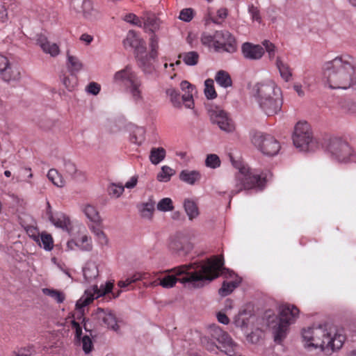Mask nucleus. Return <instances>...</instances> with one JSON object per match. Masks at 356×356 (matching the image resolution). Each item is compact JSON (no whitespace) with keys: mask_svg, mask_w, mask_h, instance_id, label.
<instances>
[{"mask_svg":"<svg viewBox=\"0 0 356 356\" xmlns=\"http://www.w3.org/2000/svg\"><path fill=\"white\" fill-rule=\"evenodd\" d=\"M275 65L279 71L281 78L285 82H289L292 79L293 70L290 65L284 62L280 56H277L275 60Z\"/></svg>","mask_w":356,"mask_h":356,"instance_id":"nucleus-23","label":"nucleus"},{"mask_svg":"<svg viewBox=\"0 0 356 356\" xmlns=\"http://www.w3.org/2000/svg\"><path fill=\"white\" fill-rule=\"evenodd\" d=\"M83 277L86 282H90L98 275V269L94 264H88L83 268Z\"/></svg>","mask_w":356,"mask_h":356,"instance_id":"nucleus-35","label":"nucleus"},{"mask_svg":"<svg viewBox=\"0 0 356 356\" xmlns=\"http://www.w3.org/2000/svg\"><path fill=\"white\" fill-rule=\"evenodd\" d=\"M41 243L40 246H42L46 250H51L54 248V240L51 234L47 233H42L40 235Z\"/></svg>","mask_w":356,"mask_h":356,"instance_id":"nucleus-45","label":"nucleus"},{"mask_svg":"<svg viewBox=\"0 0 356 356\" xmlns=\"http://www.w3.org/2000/svg\"><path fill=\"white\" fill-rule=\"evenodd\" d=\"M35 353L34 347L33 345H29L26 347L21 348L15 352L16 356H30Z\"/></svg>","mask_w":356,"mask_h":356,"instance_id":"nucleus-60","label":"nucleus"},{"mask_svg":"<svg viewBox=\"0 0 356 356\" xmlns=\"http://www.w3.org/2000/svg\"><path fill=\"white\" fill-rule=\"evenodd\" d=\"M124 191V186L122 184H111L108 188V192L110 195L118 197Z\"/></svg>","mask_w":356,"mask_h":356,"instance_id":"nucleus-49","label":"nucleus"},{"mask_svg":"<svg viewBox=\"0 0 356 356\" xmlns=\"http://www.w3.org/2000/svg\"><path fill=\"white\" fill-rule=\"evenodd\" d=\"M81 7L83 15L88 19H92L90 17H95L98 15L97 10L93 8V3L91 0H83Z\"/></svg>","mask_w":356,"mask_h":356,"instance_id":"nucleus-34","label":"nucleus"},{"mask_svg":"<svg viewBox=\"0 0 356 356\" xmlns=\"http://www.w3.org/2000/svg\"><path fill=\"white\" fill-rule=\"evenodd\" d=\"M293 142L302 151L314 150L320 145L318 140L313 137L310 125L307 122H299L296 124Z\"/></svg>","mask_w":356,"mask_h":356,"instance_id":"nucleus-10","label":"nucleus"},{"mask_svg":"<svg viewBox=\"0 0 356 356\" xmlns=\"http://www.w3.org/2000/svg\"><path fill=\"white\" fill-rule=\"evenodd\" d=\"M155 203L152 200H149L148 202L143 204L141 213L143 217L150 218H152L154 211Z\"/></svg>","mask_w":356,"mask_h":356,"instance_id":"nucleus-50","label":"nucleus"},{"mask_svg":"<svg viewBox=\"0 0 356 356\" xmlns=\"http://www.w3.org/2000/svg\"><path fill=\"white\" fill-rule=\"evenodd\" d=\"M178 58L182 59L186 65L194 66L198 63L200 56L197 51H191L179 54Z\"/></svg>","mask_w":356,"mask_h":356,"instance_id":"nucleus-28","label":"nucleus"},{"mask_svg":"<svg viewBox=\"0 0 356 356\" xmlns=\"http://www.w3.org/2000/svg\"><path fill=\"white\" fill-rule=\"evenodd\" d=\"M63 83L65 88L71 91L72 90L74 87L76 85V77L72 74L71 77L70 76H65L63 79Z\"/></svg>","mask_w":356,"mask_h":356,"instance_id":"nucleus-58","label":"nucleus"},{"mask_svg":"<svg viewBox=\"0 0 356 356\" xmlns=\"http://www.w3.org/2000/svg\"><path fill=\"white\" fill-rule=\"evenodd\" d=\"M249 13H250L252 16V19L253 21H258L260 22L261 18L260 16L259 10L257 7H254V6H251L249 7Z\"/></svg>","mask_w":356,"mask_h":356,"instance_id":"nucleus-63","label":"nucleus"},{"mask_svg":"<svg viewBox=\"0 0 356 356\" xmlns=\"http://www.w3.org/2000/svg\"><path fill=\"white\" fill-rule=\"evenodd\" d=\"M230 160L233 166L238 170L234 177L233 188L230 191V199L243 190L264 188L266 182V177L258 173L257 170L250 169L242 161L234 160L232 156Z\"/></svg>","mask_w":356,"mask_h":356,"instance_id":"nucleus-5","label":"nucleus"},{"mask_svg":"<svg viewBox=\"0 0 356 356\" xmlns=\"http://www.w3.org/2000/svg\"><path fill=\"white\" fill-rule=\"evenodd\" d=\"M212 123L218 124L219 128L225 132H233L235 124L229 114L220 107L216 106L209 111Z\"/></svg>","mask_w":356,"mask_h":356,"instance_id":"nucleus-14","label":"nucleus"},{"mask_svg":"<svg viewBox=\"0 0 356 356\" xmlns=\"http://www.w3.org/2000/svg\"><path fill=\"white\" fill-rule=\"evenodd\" d=\"M77 248L83 251H90L92 248L91 238L86 235L76 239Z\"/></svg>","mask_w":356,"mask_h":356,"instance_id":"nucleus-38","label":"nucleus"},{"mask_svg":"<svg viewBox=\"0 0 356 356\" xmlns=\"http://www.w3.org/2000/svg\"><path fill=\"white\" fill-rule=\"evenodd\" d=\"M184 207L190 220H193L198 216V207L194 201L186 200L184 203Z\"/></svg>","mask_w":356,"mask_h":356,"instance_id":"nucleus-32","label":"nucleus"},{"mask_svg":"<svg viewBox=\"0 0 356 356\" xmlns=\"http://www.w3.org/2000/svg\"><path fill=\"white\" fill-rule=\"evenodd\" d=\"M63 170L67 176L73 179H76L79 177L83 176V173L76 168L75 163L70 160L64 161Z\"/></svg>","mask_w":356,"mask_h":356,"instance_id":"nucleus-29","label":"nucleus"},{"mask_svg":"<svg viewBox=\"0 0 356 356\" xmlns=\"http://www.w3.org/2000/svg\"><path fill=\"white\" fill-rule=\"evenodd\" d=\"M93 318L97 320L102 324L107 326L113 330H118L119 326L118 325L116 316L108 309L97 308L96 312L92 314Z\"/></svg>","mask_w":356,"mask_h":356,"instance_id":"nucleus-18","label":"nucleus"},{"mask_svg":"<svg viewBox=\"0 0 356 356\" xmlns=\"http://www.w3.org/2000/svg\"><path fill=\"white\" fill-rule=\"evenodd\" d=\"M173 174L174 170L171 168L166 165L163 166L161 171L157 175V179L160 181H168Z\"/></svg>","mask_w":356,"mask_h":356,"instance_id":"nucleus-46","label":"nucleus"},{"mask_svg":"<svg viewBox=\"0 0 356 356\" xmlns=\"http://www.w3.org/2000/svg\"><path fill=\"white\" fill-rule=\"evenodd\" d=\"M140 19L143 22H161L163 19L159 17V15H156L155 13L145 11L143 13V15L140 17Z\"/></svg>","mask_w":356,"mask_h":356,"instance_id":"nucleus-53","label":"nucleus"},{"mask_svg":"<svg viewBox=\"0 0 356 356\" xmlns=\"http://www.w3.org/2000/svg\"><path fill=\"white\" fill-rule=\"evenodd\" d=\"M166 95L170 97V101L175 107L181 106V97L179 92L174 88L166 90Z\"/></svg>","mask_w":356,"mask_h":356,"instance_id":"nucleus-42","label":"nucleus"},{"mask_svg":"<svg viewBox=\"0 0 356 356\" xmlns=\"http://www.w3.org/2000/svg\"><path fill=\"white\" fill-rule=\"evenodd\" d=\"M221 161L219 156L215 154H209L207 156L205 165L210 168H217L220 166Z\"/></svg>","mask_w":356,"mask_h":356,"instance_id":"nucleus-44","label":"nucleus"},{"mask_svg":"<svg viewBox=\"0 0 356 356\" xmlns=\"http://www.w3.org/2000/svg\"><path fill=\"white\" fill-rule=\"evenodd\" d=\"M42 293L54 299L58 303H62L65 300V294L56 289L44 288L42 289Z\"/></svg>","mask_w":356,"mask_h":356,"instance_id":"nucleus-37","label":"nucleus"},{"mask_svg":"<svg viewBox=\"0 0 356 356\" xmlns=\"http://www.w3.org/2000/svg\"><path fill=\"white\" fill-rule=\"evenodd\" d=\"M145 129L143 127H136L131 134V142L138 145H140L145 140Z\"/></svg>","mask_w":356,"mask_h":356,"instance_id":"nucleus-36","label":"nucleus"},{"mask_svg":"<svg viewBox=\"0 0 356 356\" xmlns=\"http://www.w3.org/2000/svg\"><path fill=\"white\" fill-rule=\"evenodd\" d=\"M54 226L64 231L70 232L72 229L71 220L66 214L63 212H56L52 218L49 220Z\"/></svg>","mask_w":356,"mask_h":356,"instance_id":"nucleus-21","label":"nucleus"},{"mask_svg":"<svg viewBox=\"0 0 356 356\" xmlns=\"http://www.w3.org/2000/svg\"><path fill=\"white\" fill-rule=\"evenodd\" d=\"M230 277H235L232 281H224L222 287L219 289V294L221 296H227L229 295L241 283V279L238 278L234 273H229Z\"/></svg>","mask_w":356,"mask_h":356,"instance_id":"nucleus-24","label":"nucleus"},{"mask_svg":"<svg viewBox=\"0 0 356 356\" xmlns=\"http://www.w3.org/2000/svg\"><path fill=\"white\" fill-rule=\"evenodd\" d=\"M72 327L75 330L76 338L78 340L81 341L83 351L86 354L90 353L93 348L92 341L90 337L88 335H85L83 337H81L82 328L79 323L74 320L72 321Z\"/></svg>","mask_w":356,"mask_h":356,"instance_id":"nucleus-20","label":"nucleus"},{"mask_svg":"<svg viewBox=\"0 0 356 356\" xmlns=\"http://www.w3.org/2000/svg\"><path fill=\"white\" fill-rule=\"evenodd\" d=\"M113 81L123 86L135 102L143 99L142 81L130 65L115 72Z\"/></svg>","mask_w":356,"mask_h":356,"instance_id":"nucleus-6","label":"nucleus"},{"mask_svg":"<svg viewBox=\"0 0 356 356\" xmlns=\"http://www.w3.org/2000/svg\"><path fill=\"white\" fill-rule=\"evenodd\" d=\"M241 51L244 58L249 60H259L264 54V49L261 45L248 42L242 44Z\"/></svg>","mask_w":356,"mask_h":356,"instance_id":"nucleus-19","label":"nucleus"},{"mask_svg":"<svg viewBox=\"0 0 356 356\" xmlns=\"http://www.w3.org/2000/svg\"><path fill=\"white\" fill-rule=\"evenodd\" d=\"M95 299L94 295L92 293H86L82 296L76 304V310L78 315L77 318H80L83 314V308L90 304Z\"/></svg>","mask_w":356,"mask_h":356,"instance_id":"nucleus-27","label":"nucleus"},{"mask_svg":"<svg viewBox=\"0 0 356 356\" xmlns=\"http://www.w3.org/2000/svg\"><path fill=\"white\" fill-rule=\"evenodd\" d=\"M179 178L181 181L193 185L201 178V175L196 170H184L179 174Z\"/></svg>","mask_w":356,"mask_h":356,"instance_id":"nucleus-25","label":"nucleus"},{"mask_svg":"<svg viewBox=\"0 0 356 356\" xmlns=\"http://www.w3.org/2000/svg\"><path fill=\"white\" fill-rule=\"evenodd\" d=\"M299 314V309L295 305L288 303L279 307L278 322L273 326L275 341L280 343L286 337L290 324L293 323Z\"/></svg>","mask_w":356,"mask_h":356,"instance_id":"nucleus-8","label":"nucleus"},{"mask_svg":"<svg viewBox=\"0 0 356 356\" xmlns=\"http://www.w3.org/2000/svg\"><path fill=\"white\" fill-rule=\"evenodd\" d=\"M194 14L193 8H184L180 11L179 19L185 22H190L193 19Z\"/></svg>","mask_w":356,"mask_h":356,"instance_id":"nucleus-52","label":"nucleus"},{"mask_svg":"<svg viewBox=\"0 0 356 356\" xmlns=\"http://www.w3.org/2000/svg\"><path fill=\"white\" fill-rule=\"evenodd\" d=\"M135 274H138V275H140L141 276L143 277L144 275H145L146 276L145 277V279H138V281H142L143 282V286L145 287V288H148V287H155L156 286H152V285H148L147 284L148 283H151L154 280V278L156 277H158V275L159 273H136Z\"/></svg>","mask_w":356,"mask_h":356,"instance_id":"nucleus-51","label":"nucleus"},{"mask_svg":"<svg viewBox=\"0 0 356 356\" xmlns=\"http://www.w3.org/2000/svg\"><path fill=\"white\" fill-rule=\"evenodd\" d=\"M47 178L57 187L62 188L65 185V181L63 176L54 168L49 170Z\"/></svg>","mask_w":356,"mask_h":356,"instance_id":"nucleus-33","label":"nucleus"},{"mask_svg":"<svg viewBox=\"0 0 356 356\" xmlns=\"http://www.w3.org/2000/svg\"><path fill=\"white\" fill-rule=\"evenodd\" d=\"M36 41L44 53L49 54L51 56L58 55L60 52L58 46L56 43L49 42L44 35H37Z\"/></svg>","mask_w":356,"mask_h":356,"instance_id":"nucleus-22","label":"nucleus"},{"mask_svg":"<svg viewBox=\"0 0 356 356\" xmlns=\"http://www.w3.org/2000/svg\"><path fill=\"white\" fill-rule=\"evenodd\" d=\"M174 209L172 201L169 197L161 200L157 204V209L161 211H170Z\"/></svg>","mask_w":356,"mask_h":356,"instance_id":"nucleus-48","label":"nucleus"},{"mask_svg":"<svg viewBox=\"0 0 356 356\" xmlns=\"http://www.w3.org/2000/svg\"><path fill=\"white\" fill-rule=\"evenodd\" d=\"M113 287V283L108 282L105 286L101 285L100 288L98 289L97 286L95 288V293L97 294V298L99 296H104L110 292H111Z\"/></svg>","mask_w":356,"mask_h":356,"instance_id":"nucleus-54","label":"nucleus"},{"mask_svg":"<svg viewBox=\"0 0 356 356\" xmlns=\"http://www.w3.org/2000/svg\"><path fill=\"white\" fill-rule=\"evenodd\" d=\"M204 94L207 99H213L217 97V93L214 88V81L211 79H208L204 81Z\"/></svg>","mask_w":356,"mask_h":356,"instance_id":"nucleus-40","label":"nucleus"},{"mask_svg":"<svg viewBox=\"0 0 356 356\" xmlns=\"http://www.w3.org/2000/svg\"><path fill=\"white\" fill-rule=\"evenodd\" d=\"M341 107L346 112L356 115V102L351 99L346 100L342 104Z\"/></svg>","mask_w":356,"mask_h":356,"instance_id":"nucleus-57","label":"nucleus"},{"mask_svg":"<svg viewBox=\"0 0 356 356\" xmlns=\"http://www.w3.org/2000/svg\"><path fill=\"white\" fill-rule=\"evenodd\" d=\"M143 276H146L144 275ZM145 279V277H143L138 274H134L131 277L127 278L125 280H120L118 282V286L120 289H124L130 286L132 283L138 281V279Z\"/></svg>","mask_w":356,"mask_h":356,"instance_id":"nucleus-47","label":"nucleus"},{"mask_svg":"<svg viewBox=\"0 0 356 356\" xmlns=\"http://www.w3.org/2000/svg\"><path fill=\"white\" fill-rule=\"evenodd\" d=\"M116 20H122L124 22H140L139 18L134 13H127L122 15L120 18L113 17Z\"/></svg>","mask_w":356,"mask_h":356,"instance_id":"nucleus-59","label":"nucleus"},{"mask_svg":"<svg viewBox=\"0 0 356 356\" xmlns=\"http://www.w3.org/2000/svg\"><path fill=\"white\" fill-rule=\"evenodd\" d=\"M277 90L282 91L281 88L272 79L259 82L253 87V91L255 92L254 95L258 103L271 97L273 95L276 96Z\"/></svg>","mask_w":356,"mask_h":356,"instance_id":"nucleus-15","label":"nucleus"},{"mask_svg":"<svg viewBox=\"0 0 356 356\" xmlns=\"http://www.w3.org/2000/svg\"><path fill=\"white\" fill-rule=\"evenodd\" d=\"M91 229L94 232V234L97 236L99 242L103 245L107 243V238L104 233V232L102 230L101 226H91Z\"/></svg>","mask_w":356,"mask_h":356,"instance_id":"nucleus-55","label":"nucleus"},{"mask_svg":"<svg viewBox=\"0 0 356 356\" xmlns=\"http://www.w3.org/2000/svg\"><path fill=\"white\" fill-rule=\"evenodd\" d=\"M302 337L306 348H320L327 353L341 348L345 339L343 335L334 333L327 324L303 329Z\"/></svg>","mask_w":356,"mask_h":356,"instance_id":"nucleus-3","label":"nucleus"},{"mask_svg":"<svg viewBox=\"0 0 356 356\" xmlns=\"http://www.w3.org/2000/svg\"><path fill=\"white\" fill-rule=\"evenodd\" d=\"M100 90V85L96 82H90L86 88V91L94 95H97L99 92Z\"/></svg>","mask_w":356,"mask_h":356,"instance_id":"nucleus-62","label":"nucleus"},{"mask_svg":"<svg viewBox=\"0 0 356 356\" xmlns=\"http://www.w3.org/2000/svg\"><path fill=\"white\" fill-rule=\"evenodd\" d=\"M332 160L340 163H356V150L345 139L332 137L327 145Z\"/></svg>","mask_w":356,"mask_h":356,"instance_id":"nucleus-7","label":"nucleus"},{"mask_svg":"<svg viewBox=\"0 0 356 356\" xmlns=\"http://www.w3.org/2000/svg\"><path fill=\"white\" fill-rule=\"evenodd\" d=\"M83 212L86 217L95 224L94 226L101 225L102 218L94 206L86 205L83 209Z\"/></svg>","mask_w":356,"mask_h":356,"instance_id":"nucleus-26","label":"nucleus"},{"mask_svg":"<svg viewBox=\"0 0 356 356\" xmlns=\"http://www.w3.org/2000/svg\"><path fill=\"white\" fill-rule=\"evenodd\" d=\"M0 74L4 81H15L20 78L19 68L10 63L8 58L0 54Z\"/></svg>","mask_w":356,"mask_h":356,"instance_id":"nucleus-16","label":"nucleus"},{"mask_svg":"<svg viewBox=\"0 0 356 356\" xmlns=\"http://www.w3.org/2000/svg\"><path fill=\"white\" fill-rule=\"evenodd\" d=\"M181 99L185 105V106L188 108H193L194 105L193 99V92H186L181 97Z\"/></svg>","mask_w":356,"mask_h":356,"instance_id":"nucleus-61","label":"nucleus"},{"mask_svg":"<svg viewBox=\"0 0 356 356\" xmlns=\"http://www.w3.org/2000/svg\"><path fill=\"white\" fill-rule=\"evenodd\" d=\"M166 152L163 147H153L150 151L149 160L152 163L157 165L165 157Z\"/></svg>","mask_w":356,"mask_h":356,"instance_id":"nucleus-31","label":"nucleus"},{"mask_svg":"<svg viewBox=\"0 0 356 356\" xmlns=\"http://www.w3.org/2000/svg\"><path fill=\"white\" fill-rule=\"evenodd\" d=\"M262 44L265 47V49L268 54L269 59H274L276 53V47L275 46V44L270 42L269 40H264L262 42Z\"/></svg>","mask_w":356,"mask_h":356,"instance_id":"nucleus-56","label":"nucleus"},{"mask_svg":"<svg viewBox=\"0 0 356 356\" xmlns=\"http://www.w3.org/2000/svg\"><path fill=\"white\" fill-rule=\"evenodd\" d=\"M252 142L259 151L268 156L276 155L280 149V143L270 134L255 133Z\"/></svg>","mask_w":356,"mask_h":356,"instance_id":"nucleus-11","label":"nucleus"},{"mask_svg":"<svg viewBox=\"0 0 356 356\" xmlns=\"http://www.w3.org/2000/svg\"><path fill=\"white\" fill-rule=\"evenodd\" d=\"M181 89L186 92H193L194 87L187 81H183L180 84Z\"/></svg>","mask_w":356,"mask_h":356,"instance_id":"nucleus-64","label":"nucleus"},{"mask_svg":"<svg viewBox=\"0 0 356 356\" xmlns=\"http://www.w3.org/2000/svg\"><path fill=\"white\" fill-rule=\"evenodd\" d=\"M202 42L209 46L213 45L216 51L234 53L236 51L235 38L227 31H216L213 35L204 33Z\"/></svg>","mask_w":356,"mask_h":356,"instance_id":"nucleus-9","label":"nucleus"},{"mask_svg":"<svg viewBox=\"0 0 356 356\" xmlns=\"http://www.w3.org/2000/svg\"><path fill=\"white\" fill-rule=\"evenodd\" d=\"M323 81L332 90H356V57L341 54L325 63Z\"/></svg>","mask_w":356,"mask_h":356,"instance_id":"nucleus-2","label":"nucleus"},{"mask_svg":"<svg viewBox=\"0 0 356 356\" xmlns=\"http://www.w3.org/2000/svg\"><path fill=\"white\" fill-rule=\"evenodd\" d=\"M283 104L282 91H277L276 96L273 95L271 97L259 103L260 108L268 116L277 114L281 111Z\"/></svg>","mask_w":356,"mask_h":356,"instance_id":"nucleus-17","label":"nucleus"},{"mask_svg":"<svg viewBox=\"0 0 356 356\" xmlns=\"http://www.w3.org/2000/svg\"><path fill=\"white\" fill-rule=\"evenodd\" d=\"M201 341L204 348L209 351L214 352L216 350H218L216 342L211 337V332L209 330L208 334L203 337L201 339Z\"/></svg>","mask_w":356,"mask_h":356,"instance_id":"nucleus-39","label":"nucleus"},{"mask_svg":"<svg viewBox=\"0 0 356 356\" xmlns=\"http://www.w3.org/2000/svg\"><path fill=\"white\" fill-rule=\"evenodd\" d=\"M209 330L211 337L216 342L218 350L229 356H235L236 355V345L226 332L216 325L211 326Z\"/></svg>","mask_w":356,"mask_h":356,"instance_id":"nucleus-13","label":"nucleus"},{"mask_svg":"<svg viewBox=\"0 0 356 356\" xmlns=\"http://www.w3.org/2000/svg\"><path fill=\"white\" fill-rule=\"evenodd\" d=\"M215 80L219 86L225 88L231 86L232 84L230 75L225 70H219L217 72Z\"/></svg>","mask_w":356,"mask_h":356,"instance_id":"nucleus-30","label":"nucleus"},{"mask_svg":"<svg viewBox=\"0 0 356 356\" xmlns=\"http://www.w3.org/2000/svg\"><path fill=\"white\" fill-rule=\"evenodd\" d=\"M225 270L228 271L224 267L223 258L216 256L208 259L205 262L192 263L173 268L172 271L179 278L158 273V277L147 284L168 289L172 287L179 281L181 283H192L194 286L200 287L205 282H211L218 277L220 273L225 274Z\"/></svg>","mask_w":356,"mask_h":356,"instance_id":"nucleus-1","label":"nucleus"},{"mask_svg":"<svg viewBox=\"0 0 356 356\" xmlns=\"http://www.w3.org/2000/svg\"><path fill=\"white\" fill-rule=\"evenodd\" d=\"M126 49H134L136 58L139 67L145 74H152L155 72L154 62L158 56V39L155 35L150 38V51L147 53L146 42L134 31L130 30L123 41Z\"/></svg>","mask_w":356,"mask_h":356,"instance_id":"nucleus-4","label":"nucleus"},{"mask_svg":"<svg viewBox=\"0 0 356 356\" xmlns=\"http://www.w3.org/2000/svg\"><path fill=\"white\" fill-rule=\"evenodd\" d=\"M209 330L211 337L216 342L218 350L229 356H235L236 355V345L226 332L216 325L211 326Z\"/></svg>","mask_w":356,"mask_h":356,"instance_id":"nucleus-12","label":"nucleus"},{"mask_svg":"<svg viewBox=\"0 0 356 356\" xmlns=\"http://www.w3.org/2000/svg\"><path fill=\"white\" fill-rule=\"evenodd\" d=\"M67 65L72 72H78L82 68V63L75 56H70L67 52Z\"/></svg>","mask_w":356,"mask_h":356,"instance_id":"nucleus-43","label":"nucleus"},{"mask_svg":"<svg viewBox=\"0 0 356 356\" xmlns=\"http://www.w3.org/2000/svg\"><path fill=\"white\" fill-rule=\"evenodd\" d=\"M217 19H215L210 11H209L207 16L205 17V22H217V19L224 20L228 15V10L225 8H221L216 12Z\"/></svg>","mask_w":356,"mask_h":356,"instance_id":"nucleus-41","label":"nucleus"}]
</instances>
